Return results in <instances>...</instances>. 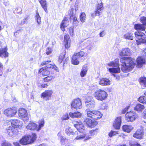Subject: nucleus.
Here are the masks:
<instances>
[{
  "mask_svg": "<svg viewBox=\"0 0 146 146\" xmlns=\"http://www.w3.org/2000/svg\"><path fill=\"white\" fill-rule=\"evenodd\" d=\"M122 71L127 72L133 68L136 64L135 60L130 57H122L121 58Z\"/></svg>",
  "mask_w": 146,
  "mask_h": 146,
  "instance_id": "nucleus-1",
  "label": "nucleus"
},
{
  "mask_svg": "<svg viewBox=\"0 0 146 146\" xmlns=\"http://www.w3.org/2000/svg\"><path fill=\"white\" fill-rule=\"evenodd\" d=\"M36 135L33 133L31 135L25 136L22 137L19 141L21 144L25 145L33 143L36 140Z\"/></svg>",
  "mask_w": 146,
  "mask_h": 146,
  "instance_id": "nucleus-2",
  "label": "nucleus"
},
{
  "mask_svg": "<svg viewBox=\"0 0 146 146\" xmlns=\"http://www.w3.org/2000/svg\"><path fill=\"white\" fill-rule=\"evenodd\" d=\"M44 120L43 119H41L39 122V125H38L35 123L33 122H30L29 124L27 126V129L30 130H36L37 131L40 130L42 127H43L44 125Z\"/></svg>",
  "mask_w": 146,
  "mask_h": 146,
  "instance_id": "nucleus-3",
  "label": "nucleus"
},
{
  "mask_svg": "<svg viewBox=\"0 0 146 146\" xmlns=\"http://www.w3.org/2000/svg\"><path fill=\"white\" fill-rule=\"evenodd\" d=\"M94 96L98 100L102 101L106 99L108 94L104 90L99 89L94 93Z\"/></svg>",
  "mask_w": 146,
  "mask_h": 146,
  "instance_id": "nucleus-4",
  "label": "nucleus"
},
{
  "mask_svg": "<svg viewBox=\"0 0 146 146\" xmlns=\"http://www.w3.org/2000/svg\"><path fill=\"white\" fill-rule=\"evenodd\" d=\"M86 111L87 116L94 119H99L102 117V116L100 111L96 110L91 111L87 110Z\"/></svg>",
  "mask_w": 146,
  "mask_h": 146,
  "instance_id": "nucleus-5",
  "label": "nucleus"
},
{
  "mask_svg": "<svg viewBox=\"0 0 146 146\" xmlns=\"http://www.w3.org/2000/svg\"><path fill=\"white\" fill-rule=\"evenodd\" d=\"M17 112V108L15 107L8 108L4 111V114L7 117L11 118L14 117Z\"/></svg>",
  "mask_w": 146,
  "mask_h": 146,
  "instance_id": "nucleus-6",
  "label": "nucleus"
},
{
  "mask_svg": "<svg viewBox=\"0 0 146 146\" xmlns=\"http://www.w3.org/2000/svg\"><path fill=\"white\" fill-rule=\"evenodd\" d=\"M125 119L128 122H133L138 117L136 113L133 111L127 112L125 115Z\"/></svg>",
  "mask_w": 146,
  "mask_h": 146,
  "instance_id": "nucleus-7",
  "label": "nucleus"
},
{
  "mask_svg": "<svg viewBox=\"0 0 146 146\" xmlns=\"http://www.w3.org/2000/svg\"><path fill=\"white\" fill-rule=\"evenodd\" d=\"M85 53L83 51H80L78 53H74L72 58V63L75 65H78L79 64V62L78 58L84 56Z\"/></svg>",
  "mask_w": 146,
  "mask_h": 146,
  "instance_id": "nucleus-8",
  "label": "nucleus"
},
{
  "mask_svg": "<svg viewBox=\"0 0 146 146\" xmlns=\"http://www.w3.org/2000/svg\"><path fill=\"white\" fill-rule=\"evenodd\" d=\"M108 65L112 67L113 68L109 69V71L110 72L116 73H119L120 72L119 68L118 66V63L112 62L108 64Z\"/></svg>",
  "mask_w": 146,
  "mask_h": 146,
  "instance_id": "nucleus-9",
  "label": "nucleus"
},
{
  "mask_svg": "<svg viewBox=\"0 0 146 146\" xmlns=\"http://www.w3.org/2000/svg\"><path fill=\"white\" fill-rule=\"evenodd\" d=\"M18 115L24 121L29 120V117L27 111L23 108H20L18 111Z\"/></svg>",
  "mask_w": 146,
  "mask_h": 146,
  "instance_id": "nucleus-10",
  "label": "nucleus"
},
{
  "mask_svg": "<svg viewBox=\"0 0 146 146\" xmlns=\"http://www.w3.org/2000/svg\"><path fill=\"white\" fill-rule=\"evenodd\" d=\"M7 127L5 130V132L11 136H12L14 134H16L18 132L17 128L14 127L11 125H7Z\"/></svg>",
  "mask_w": 146,
  "mask_h": 146,
  "instance_id": "nucleus-11",
  "label": "nucleus"
},
{
  "mask_svg": "<svg viewBox=\"0 0 146 146\" xmlns=\"http://www.w3.org/2000/svg\"><path fill=\"white\" fill-rule=\"evenodd\" d=\"M53 91L51 90L45 91L41 94V98L43 99L48 100L50 99Z\"/></svg>",
  "mask_w": 146,
  "mask_h": 146,
  "instance_id": "nucleus-12",
  "label": "nucleus"
},
{
  "mask_svg": "<svg viewBox=\"0 0 146 146\" xmlns=\"http://www.w3.org/2000/svg\"><path fill=\"white\" fill-rule=\"evenodd\" d=\"M71 107L72 109L81 108L82 107L81 100L79 98L74 99L72 102Z\"/></svg>",
  "mask_w": 146,
  "mask_h": 146,
  "instance_id": "nucleus-13",
  "label": "nucleus"
},
{
  "mask_svg": "<svg viewBox=\"0 0 146 146\" xmlns=\"http://www.w3.org/2000/svg\"><path fill=\"white\" fill-rule=\"evenodd\" d=\"M7 49L6 48L2 49L0 50V57L2 58H7L9 56V53L7 52ZM3 66L0 62V70L3 69Z\"/></svg>",
  "mask_w": 146,
  "mask_h": 146,
  "instance_id": "nucleus-14",
  "label": "nucleus"
},
{
  "mask_svg": "<svg viewBox=\"0 0 146 146\" xmlns=\"http://www.w3.org/2000/svg\"><path fill=\"white\" fill-rule=\"evenodd\" d=\"M50 62V60L44 61L41 63V65L42 66L46 65V67L47 68L48 70L49 68H52L54 69L56 71L58 72V68L54 64H49Z\"/></svg>",
  "mask_w": 146,
  "mask_h": 146,
  "instance_id": "nucleus-15",
  "label": "nucleus"
},
{
  "mask_svg": "<svg viewBox=\"0 0 146 146\" xmlns=\"http://www.w3.org/2000/svg\"><path fill=\"white\" fill-rule=\"evenodd\" d=\"M22 122L20 120L18 119L11 120L9 121L7 125H11L14 127H16L21 125Z\"/></svg>",
  "mask_w": 146,
  "mask_h": 146,
  "instance_id": "nucleus-16",
  "label": "nucleus"
},
{
  "mask_svg": "<svg viewBox=\"0 0 146 146\" xmlns=\"http://www.w3.org/2000/svg\"><path fill=\"white\" fill-rule=\"evenodd\" d=\"M91 98L92 97H89L85 101L86 107L90 108H93L95 106V102L93 100H91Z\"/></svg>",
  "mask_w": 146,
  "mask_h": 146,
  "instance_id": "nucleus-17",
  "label": "nucleus"
},
{
  "mask_svg": "<svg viewBox=\"0 0 146 146\" xmlns=\"http://www.w3.org/2000/svg\"><path fill=\"white\" fill-rule=\"evenodd\" d=\"M135 36L137 39L136 42L138 44L139 43L141 40L145 36L144 33L139 31L135 32Z\"/></svg>",
  "mask_w": 146,
  "mask_h": 146,
  "instance_id": "nucleus-18",
  "label": "nucleus"
},
{
  "mask_svg": "<svg viewBox=\"0 0 146 146\" xmlns=\"http://www.w3.org/2000/svg\"><path fill=\"white\" fill-rule=\"evenodd\" d=\"M121 123V117H117L115 119L113 124L114 128L117 129H119L120 128Z\"/></svg>",
  "mask_w": 146,
  "mask_h": 146,
  "instance_id": "nucleus-19",
  "label": "nucleus"
},
{
  "mask_svg": "<svg viewBox=\"0 0 146 146\" xmlns=\"http://www.w3.org/2000/svg\"><path fill=\"white\" fill-rule=\"evenodd\" d=\"M131 54V51L130 49L128 48H123L122 51L119 53L120 56H129Z\"/></svg>",
  "mask_w": 146,
  "mask_h": 146,
  "instance_id": "nucleus-20",
  "label": "nucleus"
},
{
  "mask_svg": "<svg viewBox=\"0 0 146 146\" xmlns=\"http://www.w3.org/2000/svg\"><path fill=\"white\" fill-rule=\"evenodd\" d=\"M144 135L143 130L142 129H138L136 132L133 134V137L138 139L142 138Z\"/></svg>",
  "mask_w": 146,
  "mask_h": 146,
  "instance_id": "nucleus-21",
  "label": "nucleus"
},
{
  "mask_svg": "<svg viewBox=\"0 0 146 146\" xmlns=\"http://www.w3.org/2000/svg\"><path fill=\"white\" fill-rule=\"evenodd\" d=\"M110 81L108 78H102L100 79L99 81L100 85L103 86L109 85L110 84Z\"/></svg>",
  "mask_w": 146,
  "mask_h": 146,
  "instance_id": "nucleus-22",
  "label": "nucleus"
},
{
  "mask_svg": "<svg viewBox=\"0 0 146 146\" xmlns=\"http://www.w3.org/2000/svg\"><path fill=\"white\" fill-rule=\"evenodd\" d=\"M104 8L103 7V3L102 2L98 3L97 5L96 10L95 11L96 14H98V16H99L102 13V11L103 10Z\"/></svg>",
  "mask_w": 146,
  "mask_h": 146,
  "instance_id": "nucleus-23",
  "label": "nucleus"
},
{
  "mask_svg": "<svg viewBox=\"0 0 146 146\" xmlns=\"http://www.w3.org/2000/svg\"><path fill=\"white\" fill-rule=\"evenodd\" d=\"M39 72L41 73L42 75L44 76H47L50 74V72L48 68L46 67H44L40 69Z\"/></svg>",
  "mask_w": 146,
  "mask_h": 146,
  "instance_id": "nucleus-24",
  "label": "nucleus"
},
{
  "mask_svg": "<svg viewBox=\"0 0 146 146\" xmlns=\"http://www.w3.org/2000/svg\"><path fill=\"white\" fill-rule=\"evenodd\" d=\"M65 55V52H63L59 56V60L58 62L60 63H61L62 62H63V65L65 63H66L67 61L68 60V58H67L65 60L64 59V56Z\"/></svg>",
  "mask_w": 146,
  "mask_h": 146,
  "instance_id": "nucleus-25",
  "label": "nucleus"
},
{
  "mask_svg": "<svg viewBox=\"0 0 146 146\" xmlns=\"http://www.w3.org/2000/svg\"><path fill=\"white\" fill-rule=\"evenodd\" d=\"M64 41L65 43V47L66 48H68L70 46V39L69 36L68 35H65Z\"/></svg>",
  "mask_w": 146,
  "mask_h": 146,
  "instance_id": "nucleus-26",
  "label": "nucleus"
},
{
  "mask_svg": "<svg viewBox=\"0 0 146 146\" xmlns=\"http://www.w3.org/2000/svg\"><path fill=\"white\" fill-rule=\"evenodd\" d=\"M84 123L89 127H93L94 126V122H93L91 119L88 118H87L84 119Z\"/></svg>",
  "mask_w": 146,
  "mask_h": 146,
  "instance_id": "nucleus-27",
  "label": "nucleus"
},
{
  "mask_svg": "<svg viewBox=\"0 0 146 146\" xmlns=\"http://www.w3.org/2000/svg\"><path fill=\"white\" fill-rule=\"evenodd\" d=\"M69 24V21L63 20L61 23L60 28L62 31L65 30V27H67Z\"/></svg>",
  "mask_w": 146,
  "mask_h": 146,
  "instance_id": "nucleus-28",
  "label": "nucleus"
},
{
  "mask_svg": "<svg viewBox=\"0 0 146 146\" xmlns=\"http://www.w3.org/2000/svg\"><path fill=\"white\" fill-rule=\"evenodd\" d=\"M134 28L137 30L144 31L145 29V27L143 25L140 24H137L134 25Z\"/></svg>",
  "mask_w": 146,
  "mask_h": 146,
  "instance_id": "nucleus-29",
  "label": "nucleus"
},
{
  "mask_svg": "<svg viewBox=\"0 0 146 146\" xmlns=\"http://www.w3.org/2000/svg\"><path fill=\"white\" fill-rule=\"evenodd\" d=\"M140 84L141 87L142 88H146V78L145 77H141L139 79Z\"/></svg>",
  "mask_w": 146,
  "mask_h": 146,
  "instance_id": "nucleus-30",
  "label": "nucleus"
},
{
  "mask_svg": "<svg viewBox=\"0 0 146 146\" xmlns=\"http://www.w3.org/2000/svg\"><path fill=\"white\" fill-rule=\"evenodd\" d=\"M145 106L141 104H137L134 108L135 110L139 112H141L144 109Z\"/></svg>",
  "mask_w": 146,
  "mask_h": 146,
  "instance_id": "nucleus-31",
  "label": "nucleus"
},
{
  "mask_svg": "<svg viewBox=\"0 0 146 146\" xmlns=\"http://www.w3.org/2000/svg\"><path fill=\"white\" fill-rule=\"evenodd\" d=\"M69 116L72 118H79L81 117L82 114L79 112H75L74 113L70 112L69 113Z\"/></svg>",
  "mask_w": 146,
  "mask_h": 146,
  "instance_id": "nucleus-32",
  "label": "nucleus"
},
{
  "mask_svg": "<svg viewBox=\"0 0 146 146\" xmlns=\"http://www.w3.org/2000/svg\"><path fill=\"white\" fill-rule=\"evenodd\" d=\"M137 62L138 67H140L141 65L145 63V60L142 57H139L137 60Z\"/></svg>",
  "mask_w": 146,
  "mask_h": 146,
  "instance_id": "nucleus-33",
  "label": "nucleus"
},
{
  "mask_svg": "<svg viewBox=\"0 0 146 146\" xmlns=\"http://www.w3.org/2000/svg\"><path fill=\"white\" fill-rule=\"evenodd\" d=\"M133 128L131 125H125L123 126L122 129L125 132L129 133L133 129Z\"/></svg>",
  "mask_w": 146,
  "mask_h": 146,
  "instance_id": "nucleus-34",
  "label": "nucleus"
},
{
  "mask_svg": "<svg viewBox=\"0 0 146 146\" xmlns=\"http://www.w3.org/2000/svg\"><path fill=\"white\" fill-rule=\"evenodd\" d=\"M65 131L66 133L68 135H70V134H72L74 136H76L78 135L77 132L75 131V132H74L72 131V129L70 127L67 128Z\"/></svg>",
  "mask_w": 146,
  "mask_h": 146,
  "instance_id": "nucleus-35",
  "label": "nucleus"
},
{
  "mask_svg": "<svg viewBox=\"0 0 146 146\" xmlns=\"http://www.w3.org/2000/svg\"><path fill=\"white\" fill-rule=\"evenodd\" d=\"M42 7L44 9L45 12L47 11V6L46 2L45 0H39Z\"/></svg>",
  "mask_w": 146,
  "mask_h": 146,
  "instance_id": "nucleus-36",
  "label": "nucleus"
},
{
  "mask_svg": "<svg viewBox=\"0 0 146 146\" xmlns=\"http://www.w3.org/2000/svg\"><path fill=\"white\" fill-rule=\"evenodd\" d=\"M123 36L125 39L128 40H132L133 38V34L129 33H127L124 35Z\"/></svg>",
  "mask_w": 146,
  "mask_h": 146,
  "instance_id": "nucleus-37",
  "label": "nucleus"
},
{
  "mask_svg": "<svg viewBox=\"0 0 146 146\" xmlns=\"http://www.w3.org/2000/svg\"><path fill=\"white\" fill-rule=\"evenodd\" d=\"M88 68L86 67H83L81 69L80 75L82 77H84L86 74Z\"/></svg>",
  "mask_w": 146,
  "mask_h": 146,
  "instance_id": "nucleus-38",
  "label": "nucleus"
},
{
  "mask_svg": "<svg viewBox=\"0 0 146 146\" xmlns=\"http://www.w3.org/2000/svg\"><path fill=\"white\" fill-rule=\"evenodd\" d=\"M99 131L98 128H96L94 130H92L89 131V134L91 136H94L97 134L99 132Z\"/></svg>",
  "mask_w": 146,
  "mask_h": 146,
  "instance_id": "nucleus-39",
  "label": "nucleus"
},
{
  "mask_svg": "<svg viewBox=\"0 0 146 146\" xmlns=\"http://www.w3.org/2000/svg\"><path fill=\"white\" fill-rule=\"evenodd\" d=\"M55 76L52 75L48 76H47L44 78V81L45 82H49L53 79H54Z\"/></svg>",
  "mask_w": 146,
  "mask_h": 146,
  "instance_id": "nucleus-40",
  "label": "nucleus"
},
{
  "mask_svg": "<svg viewBox=\"0 0 146 146\" xmlns=\"http://www.w3.org/2000/svg\"><path fill=\"white\" fill-rule=\"evenodd\" d=\"M77 10H76L75 9L72 8L69 10L70 12V16H75L77 14L76 11Z\"/></svg>",
  "mask_w": 146,
  "mask_h": 146,
  "instance_id": "nucleus-41",
  "label": "nucleus"
},
{
  "mask_svg": "<svg viewBox=\"0 0 146 146\" xmlns=\"http://www.w3.org/2000/svg\"><path fill=\"white\" fill-rule=\"evenodd\" d=\"M70 20L73 19V23L74 25H77L78 23V21L76 17L75 16H70Z\"/></svg>",
  "mask_w": 146,
  "mask_h": 146,
  "instance_id": "nucleus-42",
  "label": "nucleus"
},
{
  "mask_svg": "<svg viewBox=\"0 0 146 146\" xmlns=\"http://www.w3.org/2000/svg\"><path fill=\"white\" fill-rule=\"evenodd\" d=\"M78 129H77V130L80 133H83L85 131L84 126L82 123L80 125Z\"/></svg>",
  "mask_w": 146,
  "mask_h": 146,
  "instance_id": "nucleus-43",
  "label": "nucleus"
},
{
  "mask_svg": "<svg viewBox=\"0 0 146 146\" xmlns=\"http://www.w3.org/2000/svg\"><path fill=\"white\" fill-rule=\"evenodd\" d=\"M35 19L36 21L37 22L38 24H40L41 22V18L38 12L36 13V14L35 17Z\"/></svg>",
  "mask_w": 146,
  "mask_h": 146,
  "instance_id": "nucleus-44",
  "label": "nucleus"
},
{
  "mask_svg": "<svg viewBox=\"0 0 146 146\" xmlns=\"http://www.w3.org/2000/svg\"><path fill=\"white\" fill-rule=\"evenodd\" d=\"M86 136V134H84L78 135L74 140H79L82 139L85 137Z\"/></svg>",
  "mask_w": 146,
  "mask_h": 146,
  "instance_id": "nucleus-45",
  "label": "nucleus"
},
{
  "mask_svg": "<svg viewBox=\"0 0 146 146\" xmlns=\"http://www.w3.org/2000/svg\"><path fill=\"white\" fill-rule=\"evenodd\" d=\"M86 18V14L84 13H82L80 16V21L82 23L85 21Z\"/></svg>",
  "mask_w": 146,
  "mask_h": 146,
  "instance_id": "nucleus-46",
  "label": "nucleus"
},
{
  "mask_svg": "<svg viewBox=\"0 0 146 146\" xmlns=\"http://www.w3.org/2000/svg\"><path fill=\"white\" fill-rule=\"evenodd\" d=\"M146 100V97L144 96L140 97L138 100L139 102L143 103H145Z\"/></svg>",
  "mask_w": 146,
  "mask_h": 146,
  "instance_id": "nucleus-47",
  "label": "nucleus"
},
{
  "mask_svg": "<svg viewBox=\"0 0 146 146\" xmlns=\"http://www.w3.org/2000/svg\"><path fill=\"white\" fill-rule=\"evenodd\" d=\"M82 123V122L80 121H78L76 122H74V126L77 129H78L79 126Z\"/></svg>",
  "mask_w": 146,
  "mask_h": 146,
  "instance_id": "nucleus-48",
  "label": "nucleus"
},
{
  "mask_svg": "<svg viewBox=\"0 0 146 146\" xmlns=\"http://www.w3.org/2000/svg\"><path fill=\"white\" fill-rule=\"evenodd\" d=\"M140 21L142 23L143 25L146 26V17H142L140 19Z\"/></svg>",
  "mask_w": 146,
  "mask_h": 146,
  "instance_id": "nucleus-49",
  "label": "nucleus"
},
{
  "mask_svg": "<svg viewBox=\"0 0 146 146\" xmlns=\"http://www.w3.org/2000/svg\"><path fill=\"white\" fill-rule=\"evenodd\" d=\"M118 131H111V132L109 133V136L110 137H112L113 136L116 135V134H118Z\"/></svg>",
  "mask_w": 146,
  "mask_h": 146,
  "instance_id": "nucleus-50",
  "label": "nucleus"
},
{
  "mask_svg": "<svg viewBox=\"0 0 146 146\" xmlns=\"http://www.w3.org/2000/svg\"><path fill=\"white\" fill-rule=\"evenodd\" d=\"M108 108V105L106 103H102L100 106V108L103 110L107 109Z\"/></svg>",
  "mask_w": 146,
  "mask_h": 146,
  "instance_id": "nucleus-51",
  "label": "nucleus"
},
{
  "mask_svg": "<svg viewBox=\"0 0 146 146\" xmlns=\"http://www.w3.org/2000/svg\"><path fill=\"white\" fill-rule=\"evenodd\" d=\"M1 146H11V145L9 143L3 141L1 143Z\"/></svg>",
  "mask_w": 146,
  "mask_h": 146,
  "instance_id": "nucleus-52",
  "label": "nucleus"
},
{
  "mask_svg": "<svg viewBox=\"0 0 146 146\" xmlns=\"http://www.w3.org/2000/svg\"><path fill=\"white\" fill-rule=\"evenodd\" d=\"M52 52L51 48L50 47L46 49V53L47 55L50 54Z\"/></svg>",
  "mask_w": 146,
  "mask_h": 146,
  "instance_id": "nucleus-53",
  "label": "nucleus"
},
{
  "mask_svg": "<svg viewBox=\"0 0 146 146\" xmlns=\"http://www.w3.org/2000/svg\"><path fill=\"white\" fill-rule=\"evenodd\" d=\"M66 139H65L63 137H61V138L59 139L60 140V143L62 145H64V144L65 142V140Z\"/></svg>",
  "mask_w": 146,
  "mask_h": 146,
  "instance_id": "nucleus-54",
  "label": "nucleus"
},
{
  "mask_svg": "<svg viewBox=\"0 0 146 146\" xmlns=\"http://www.w3.org/2000/svg\"><path fill=\"white\" fill-rule=\"evenodd\" d=\"M69 33L71 36H73L74 30L72 28L70 27L69 29Z\"/></svg>",
  "mask_w": 146,
  "mask_h": 146,
  "instance_id": "nucleus-55",
  "label": "nucleus"
},
{
  "mask_svg": "<svg viewBox=\"0 0 146 146\" xmlns=\"http://www.w3.org/2000/svg\"><path fill=\"white\" fill-rule=\"evenodd\" d=\"M69 118V116L68 114H65L62 117V119L63 120H67Z\"/></svg>",
  "mask_w": 146,
  "mask_h": 146,
  "instance_id": "nucleus-56",
  "label": "nucleus"
},
{
  "mask_svg": "<svg viewBox=\"0 0 146 146\" xmlns=\"http://www.w3.org/2000/svg\"><path fill=\"white\" fill-rule=\"evenodd\" d=\"M79 2L77 0L75 4V9L76 10H78V9Z\"/></svg>",
  "mask_w": 146,
  "mask_h": 146,
  "instance_id": "nucleus-57",
  "label": "nucleus"
},
{
  "mask_svg": "<svg viewBox=\"0 0 146 146\" xmlns=\"http://www.w3.org/2000/svg\"><path fill=\"white\" fill-rule=\"evenodd\" d=\"M29 19V17L28 16H27L24 19H23L22 21L21 22V24L23 25L25 24V23L26 21H27Z\"/></svg>",
  "mask_w": 146,
  "mask_h": 146,
  "instance_id": "nucleus-58",
  "label": "nucleus"
},
{
  "mask_svg": "<svg viewBox=\"0 0 146 146\" xmlns=\"http://www.w3.org/2000/svg\"><path fill=\"white\" fill-rule=\"evenodd\" d=\"M141 43L146 44V38L145 37V36L143 37V38L141 40L140 42L139 43V44H140Z\"/></svg>",
  "mask_w": 146,
  "mask_h": 146,
  "instance_id": "nucleus-59",
  "label": "nucleus"
},
{
  "mask_svg": "<svg viewBox=\"0 0 146 146\" xmlns=\"http://www.w3.org/2000/svg\"><path fill=\"white\" fill-rule=\"evenodd\" d=\"M128 107H127L125 108L124 109H123L122 111V113L123 114H124L125 113L126 111L128 110Z\"/></svg>",
  "mask_w": 146,
  "mask_h": 146,
  "instance_id": "nucleus-60",
  "label": "nucleus"
},
{
  "mask_svg": "<svg viewBox=\"0 0 146 146\" xmlns=\"http://www.w3.org/2000/svg\"><path fill=\"white\" fill-rule=\"evenodd\" d=\"M16 9L17 10H19V11H17L16 13L21 14V11L22 9L20 8H17Z\"/></svg>",
  "mask_w": 146,
  "mask_h": 146,
  "instance_id": "nucleus-61",
  "label": "nucleus"
},
{
  "mask_svg": "<svg viewBox=\"0 0 146 146\" xmlns=\"http://www.w3.org/2000/svg\"><path fill=\"white\" fill-rule=\"evenodd\" d=\"M142 54L143 56H146V49H145L142 51Z\"/></svg>",
  "mask_w": 146,
  "mask_h": 146,
  "instance_id": "nucleus-62",
  "label": "nucleus"
},
{
  "mask_svg": "<svg viewBox=\"0 0 146 146\" xmlns=\"http://www.w3.org/2000/svg\"><path fill=\"white\" fill-rule=\"evenodd\" d=\"M13 144L15 146H21L19 143L17 142H13Z\"/></svg>",
  "mask_w": 146,
  "mask_h": 146,
  "instance_id": "nucleus-63",
  "label": "nucleus"
},
{
  "mask_svg": "<svg viewBox=\"0 0 146 146\" xmlns=\"http://www.w3.org/2000/svg\"><path fill=\"white\" fill-rule=\"evenodd\" d=\"M131 146H141L140 144L138 143H135L133 144L130 145Z\"/></svg>",
  "mask_w": 146,
  "mask_h": 146,
  "instance_id": "nucleus-64",
  "label": "nucleus"
}]
</instances>
